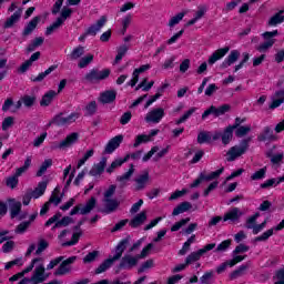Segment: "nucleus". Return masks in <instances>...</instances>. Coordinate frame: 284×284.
<instances>
[{"label": "nucleus", "instance_id": "45", "mask_svg": "<svg viewBox=\"0 0 284 284\" xmlns=\"http://www.w3.org/2000/svg\"><path fill=\"white\" fill-rule=\"evenodd\" d=\"M224 171H225V169L221 168V169L213 171L209 174L204 173V180L205 181H214L215 179H219V176H221Z\"/></svg>", "mask_w": 284, "mask_h": 284}, {"label": "nucleus", "instance_id": "40", "mask_svg": "<svg viewBox=\"0 0 284 284\" xmlns=\"http://www.w3.org/2000/svg\"><path fill=\"white\" fill-rule=\"evenodd\" d=\"M185 14H187V12L182 11L173 16L169 20V28H174L175 26H179L180 21H183V19L185 18Z\"/></svg>", "mask_w": 284, "mask_h": 284}, {"label": "nucleus", "instance_id": "50", "mask_svg": "<svg viewBox=\"0 0 284 284\" xmlns=\"http://www.w3.org/2000/svg\"><path fill=\"white\" fill-rule=\"evenodd\" d=\"M268 159H271V163L278 164L283 161V153H272V151L266 152Z\"/></svg>", "mask_w": 284, "mask_h": 284}, {"label": "nucleus", "instance_id": "62", "mask_svg": "<svg viewBox=\"0 0 284 284\" xmlns=\"http://www.w3.org/2000/svg\"><path fill=\"white\" fill-rule=\"evenodd\" d=\"M85 50L83 49V47H78L75 48L71 54L69 55L70 59H79V57H83Z\"/></svg>", "mask_w": 284, "mask_h": 284}, {"label": "nucleus", "instance_id": "29", "mask_svg": "<svg viewBox=\"0 0 284 284\" xmlns=\"http://www.w3.org/2000/svg\"><path fill=\"white\" fill-rule=\"evenodd\" d=\"M128 247V240L121 241L118 246L115 247L114 254L111 257L114 262L119 261L121 256H123V252H125V248Z\"/></svg>", "mask_w": 284, "mask_h": 284}, {"label": "nucleus", "instance_id": "16", "mask_svg": "<svg viewBox=\"0 0 284 284\" xmlns=\"http://www.w3.org/2000/svg\"><path fill=\"white\" fill-rule=\"evenodd\" d=\"M68 234H70V232L64 230L59 235V241H61L63 247L77 245L79 243V239H81V232L73 233L71 241L65 242V237L68 236Z\"/></svg>", "mask_w": 284, "mask_h": 284}, {"label": "nucleus", "instance_id": "49", "mask_svg": "<svg viewBox=\"0 0 284 284\" xmlns=\"http://www.w3.org/2000/svg\"><path fill=\"white\" fill-rule=\"evenodd\" d=\"M92 156H94V150L93 149H90L89 151H87L84 153V155L82 156V159H80L78 161V169L79 168H83V165H85V162L89 160V159H92Z\"/></svg>", "mask_w": 284, "mask_h": 284}, {"label": "nucleus", "instance_id": "53", "mask_svg": "<svg viewBox=\"0 0 284 284\" xmlns=\"http://www.w3.org/2000/svg\"><path fill=\"white\" fill-rule=\"evenodd\" d=\"M128 50L129 48L125 44L119 47L114 63H119L125 57V54L128 53Z\"/></svg>", "mask_w": 284, "mask_h": 284}, {"label": "nucleus", "instance_id": "31", "mask_svg": "<svg viewBox=\"0 0 284 284\" xmlns=\"http://www.w3.org/2000/svg\"><path fill=\"white\" fill-rule=\"evenodd\" d=\"M284 102V89L282 91H277L273 97L272 103L270 104L271 110H275V108H280Z\"/></svg>", "mask_w": 284, "mask_h": 284}, {"label": "nucleus", "instance_id": "61", "mask_svg": "<svg viewBox=\"0 0 284 284\" xmlns=\"http://www.w3.org/2000/svg\"><path fill=\"white\" fill-rule=\"evenodd\" d=\"M98 256H99V251H92L85 255V257L83 258V263H94Z\"/></svg>", "mask_w": 284, "mask_h": 284}, {"label": "nucleus", "instance_id": "63", "mask_svg": "<svg viewBox=\"0 0 284 284\" xmlns=\"http://www.w3.org/2000/svg\"><path fill=\"white\" fill-rule=\"evenodd\" d=\"M154 267V260L145 261L139 268V272H148V270H152Z\"/></svg>", "mask_w": 284, "mask_h": 284}, {"label": "nucleus", "instance_id": "58", "mask_svg": "<svg viewBox=\"0 0 284 284\" xmlns=\"http://www.w3.org/2000/svg\"><path fill=\"white\" fill-rule=\"evenodd\" d=\"M187 223H190V217L182 219L181 221L176 222L171 227V232H179V230H181V227H183V225H187Z\"/></svg>", "mask_w": 284, "mask_h": 284}, {"label": "nucleus", "instance_id": "2", "mask_svg": "<svg viewBox=\"0 0 284 284\" xmlns=\"http://www.w3.org/2000/svg\"><path fill=\"white\" fill-rule=\"evenodd\" d=\"M79 133L72 132L65 136L60 142H54L52 144V150H70V148H73V145H77L79 143Z\"/></svg>", "mask_w": 284, "mask_h": 284}, {"label": "nucleus", "instance_id": "13", "mask_svg": "<svg viewBox=\"0 0 284 284\" xmlns=\"http://www.w3.org/2000/svg\"><path fill=\"white\" fill-rule=\"evenodd\" d=\"M241 123H243V120L241 119H236L235 120V125L233 126H227L223 133H221L220 139H222V143L224 145H227L230 143V141H232V136L234 134V130H236L237 126L241 125Z\"/></svg>", "mask_w": 284, "mask_h": 284}, {"label": "nucleus", "instance_id": "57", "mask_svg": "<svg viewBox=\"0 0 284 284\" xmlns=\"http://www.w3.org/2000/svg\"><path fill=\"white\" fill-rule=\"evenodd\" d=\"M14 125V118L13 116H7L2 121V130L3 132H8L10 128Z\"/></svg>", "mask_w": 284, "mask_h": 284}, {"label": "nucleus", "instance_id": "5", "mask_svg": "<svg viewBox=\"0 0 284 284\" xmlns=\"http://www.w3.org/2000/svg\"><path fill=\"white\" fill-rule=\"evenodd\" d=\"M215 247H216V244L211 243V244H206L203 248H200L199 251L191 253L185 260L186 265H192V263H196V261H201V256H203V254H207V252H212V250H214Z\"/></svg>", "mask_w": 284, "mask_h": 284}, {"label": "nucleus", "instance_id": "27", "mask_svg": "<svg viewBox=\"0 0 284 284\" xmlns=\"http://www.w3.org/2000/svg\"><path fill=\"white\" fill-rule=\"evenodd\" d=\"M105 165H108V159L103 158L98 164H95L91 171V176H99L103 174V171L105 170Z\"/></svg>", "mask_w": 284, "mask_h": 284}, {"label": "nucleus", "instance_id": "56", "mask_svg": "<svg viewBox=\"0 0 284 284\" xmlns=\"http://www.w3.org/2000/svg\"><path fill=\"white\" fill-rule=\"evenodd\" d=\"M166 88H168V84H164L158 93H155L151 99H149L146 101L145 108H150V105H152V103H154L158 99H161V97L163 94V90H165Z\"/></svg>", "mask_w": 284, "mask_h": 284}, {"label": "nucleus", "instance_id": "38", "mask_svg": "<svg viewBox=\"0 0 284 284\" xmlns=\"http://www.w3.org/2000/svg\"><path fill=\"white\" fill-rule=\"evenodd\" d=\"M9 207L11 212V219H14L16 216L19 215V212H21V202L17 200H10Z\"/></svg>", "mask_w": 284, "mask_h": 284}, {"label": "nucleus", "instance_id": "35", "mask_svg": "<svg viewBox=\"0 0 284 284\" xmlns=\"http://www.w3.org/2000/svg\"><path fill=\"white\" fill-rule=\"evenodd\" d=\"M130 155H126L124 159L119 158L115 161H113L111 165L106 169L108 174H112V172H114L116 168H121L123 163H128Z\"/></svg>", "mask_w": 284, "mask_h": 284}, {"label": "nucleus", "instance_id": "10", "mask_svg": "<svg viewBox=\"0 0 284 284\" xmlns=\"http://www.w3.org/2000/svg\"><path fill=\"white\" fill-rule=\"evenodd\" d=\"M225 112H230V105L229 104H223L220 108H216L212 105L210 109L205 110L204 113L202 114L203 121L210 116V114H213V116H223Z\"/></svg>", "mask_w": 284, "mask_h": 284}, {"label": "nucleus", "instance_id": "30", "mask_svg": "<svg viewBox=\"0 0 284 284\" xmlns=\"http://www.w3.org/2000/svg\"><path fill=\"white\" fill-rule=\"evenodd\" d=\"M133 174H134V164H131L130 169L128 170V172H125L124 174L118 176L116 181H119V183H121V185H128V182H130V180L132 179Z\"/></svg>", "mask_w": 284, "mask_h": 284}, {"label": "nucleus", "instance_id": "11", "mask_svg": "<svg viewBox=\"0 0 284 284\" xmlns=\"http://www.w3.org/2000/svg\"><path fill=\"white\" fill-rule=\"evenodd\" d=\"M161 131L159 129H153L149 132V134H139L135 138L134 148H139V145L143 143H150L154 141V136H156Z\"/></svg>", "mask_w": 284, "mask_h": 284}, {"label": "nucleus", "instance_id": "52", "mask_svg": "<svg viewBox=\"0 0 284 284\" xmlns=\"http://www.w3.org/2000/svg\"><path fill=\"white\" fill-rule=\"evenodd\" d=\"M265 174H267V168L260 169L251 175V181H261L265 179Z\"/></svg>", "mask_w": 284, "mask_h": 284}, {"label": "nucleus", "instance_id": "34", "mask_svg": "<svg viewBox=\"0 0 284 284\" xmlns=\"http://www.w3.org/2000/svg\"><path fill=\"white\" fill-rule=\"evenodd\" d=\"M148 219V213L145 211L141 212L140 214L135 215L134 219L131 220L130 225L131 227H139V225H143Z\"/></svg>", "mask_w": 284, "mask_h": 284}, {"label": "nucleus", "instance_id": "1", "mask_svg": "<svg viewBox=\"0 0 284 284\" xmlns=\"http://www.w3.org/2000/svg\"><path fill=\"white\" fill-rule=\"evenodd\" d=\"M33 263H37V264H36V270H33V273L31 276V283L40 284V283H44V281H48V278H50V274L45 272V264H44L43 257L33 258Z\"/></svg>", "mask_w": 284, "mask_h": 284}, {"label": "nucleus", "instance_id": "4", "mask_svg": "<svg viewBox=\"0 0 284 284\" xmlns=\"http://www.w3.org/2000/svg\"><path fill=\"white\" fill-rule=\"evenodd\" d=\"M79 113H71L65 115L63 113L55 115L50 122L49 125H70L79 119Z\"/></svg>", "mask_w": 284, "mask_h": 284}, {"label": "nucleus", "instance_id": "47", "mask_svg": "<svg viewBox=\"0 0 284 284\" xmlns=\"http://www.w3.org/2000/svg\"><path fill=\"white\" fill-rule=\"evenodd\" d=\"M196 112V108H191L186 111L179 120L175 121L176 125H181V123H185L190 116H192Z\"/></svg>", "mask_w": 284, "mask_h": 284}, {"label": "nucleus", "instance_id": "23", "mask_svg": "<svg viewBox=\"0 0 284 284\" xmlns=\"http://www.w3.org/2000/svg\"><path fill=\"white\" fill-rule=\"evenodd\" d=\"M230 52V47H224L222 49H217L215 52L212 53V55L209 58V64L214 65L216 61H221L225 54Z\"/></svg>", "mask_w": 284, "mask_h": 284}, {"label": "nucleus", "instance_id": "55", "mask_svg": "<svg viewBox=\"0 0 284 284\" xmlns=\"http://www.w3.org/2000/svg\"><path fill=\"white\" fill-rule=\"evenodd\" d=\"M92 61H94V55L87 54L79 61L78 65H79V68H88V65H90V63H92Z\"/></svg>", "mask_w": 284, "mask_h": 284}, {"label": "nucleus", "instance_id": "42", "mask_svg": "<svg viewBox=\"0 0 284 284\" xmlns=\"http://www.w3.org/2000/svg\"><path fill=\"white\" fill-rule=\"evenodd\" d=\"M54 70H57V67L52 65L49 69H47L44 72L39 73L34 78H31V81H33L34 83H39V82L43 81V79H45V77H48V74H52V72H54Z\"/></svg>", "mask_w": 284, "mask_h": 284}, {"label": "nucleus", "instance_id": "6", "mask_svg": "<svg viewBox=\"0 0 284 284\" xmlns=\"http://www.w3.org/2000/svg\"><path fill=\"white\" fill-rule=\"evenodd\" d=\"M95 205L97 199L91 197L85 204L74 206L71 211V216H74V214H90L92 210H94Z\"/></svg>", "mask_w": 284, "mask_h": 284}, {"label": "nucleus", "instance_id": "22", "mask_svg": "<svg viewBox=\"0 0 284 284\" xmlns=\"http://www.w3.org/2000/svg\"><path fill=\"white\" fill-rule=\"evenodd\" d=\"M139 258L141 257L125 255L120 263V267H122L123 270H132V267H134L136 263H139Z\"/></svg>", "mask_w": 284, "mask_h": 284}, {"label": "nucleus", "instance_id": "64", "mask_svg": "<svg viewBox=\"0 0 284 284\" xmlns=\"http://www.w3.org/2000/svg\"><path fill=\"white\" fill-rule=\"evenodd\" d=\"M252 130V126L245 125V126H239L235 131L236 136H245Z\"/></svg>", "mask_w": 284, "mask_h": 284}, {"label": "nucleus", "instance_id": "44", "mask_svg": "<svg viewBox=\"0 0 284 284\" xmlns=\"http://www.w3.org/2000/svg\"><path fill=\"white\" fill-rule=\"evenodd\" d=\"M21 9L16 11L7 21L4 24V28H12L14 23H17V21H19V19H21Z\"/></svg>", "mask_w": 284, "mask_h": 284}, {"label": "nucleus", "instance_id": "32", "mask_svg": "<svg viewBox=\"0 0 284 284\" xmlns=\"http://www.w3.org/2000/svg\"><path fill=\"white\" fill-rule=\"evenodd\" d=\"M283 10H281L280 12L275 13L273 17H271V19L267 22V26H270L271 28H276V26H281V23L284 22V14H283Z\"/></svg>", "mask_w": 284, "mask_h": 284}, {"label": "nucleus", "instance_id": "19", "mask_svg": "<svg viewBox=\"0 0 284 284\" xmlns=\"http://www.w3.org/2000/svg\"><path fill=\"white\" fill-rule=\"evenodd\" d=\"M241 216H243V211L239 207H233L225 213L223 221H231V223H239Z\"/></svg>", "mask_w": 284, "mask_h": 284}, {"label": "nucleus", "instance_id": "9", "mask_svg": "<svg viewBox=\"0 0 284 284\" xmlns=\"http://www.w3.org/2000/svg\"><path fill=\"white\" fill-rule=\"evenodd\" d=\"M163 116H165V110L163 108H156L146 113L144 121L146 123H161Z\"/></svg>", "mask_w": 284, "mask_h": 284}, {"label": "nucleus", "instance_id": "43", "mask_svg": "<svg viewBox=\"0 0 284 284\" xmlns=\"http://www.w3.org/2000/svg\"><path fill=\"white\" fill-rule=\"evenodd\" d=\"M112 265H114V261L111 257H109L102 264L99 265V267L95 270V274H103V272L110 270Z\"/></svg>", "mask_w": 284, "mask_h": 284}, {"label": "nucleus", "instance_id": "59", "mask_svg": "<svg viewBox=\"0 0 284 284\" xmlns=\"http://www.w3.org/2000/svg\"><path fill=\"white\" fill-rule=\"evenodd\" d=\"M258 216H261V213H255L246 220L247 230H253V227L256 225V220L258 219Z\"/></svg>", "mask_w": 284, "mask_h": 284}, {"label": "nucleus", "instance_id": "51", "mask_svg": "<svg viewBox=\"0 0 284 284\" xmlns=\"http://www.w3.org/2000/svg\"><path fill=\"white\" fill-rule=\"evenodd\" d=\"M19 176L21 175H18L16 171L14 175L7 178V187H11V190H14V187L19 185Z\"/></svg>", "mask_w": 284, "mask_h": 284}, {"label": "nucleus", "instance_id": "15", "mask_svg": "<svg viewBox=\"0 0 284 284\" xmlns=\"http://www.w3.org/2000/svg\"><path fill=\"white\" fill-rule=\"evenodd\" d=\"M134 187L138 191L145 190L150 185V172L144 171L134 179Z\"/></svg>", "mask_w": 284, "mask_h": 284}, {"label": "nucleus", "instance_id": "54", "mask_svg": "<svg viewBox=\"0 0 284 284\" xmlns=\"http://www.w3.org/2000/svg\"><path fill=\"white\" fill-rule=\"evenodd\" d=\"M30 165H32V158L28 156L24 161L23 166L17 169V175L21 176V174H23L24 172H28V169L30 168Z\"/></svg>", "mask_w": 284, "mask_h": 284}, {"label": "nucleus", "instance_id": "20", "mask_svg": "<svg viewBox=\"0 0 284 284\" xmlns=\"http://www.w3.org/2000/svg\"><path fill=\"white\" fill-rule=\"evenodd\" d=\"M121 143H123V135H116L111 139L104 149L105 154H112V152H114V150H116Z\"/></svg>", "mask_w": 284, "mask_h": 284}, {"label": "nucleus", "instance_id": "46", "mask_svg": "<svg viewBox=\"0 0 284 284\" xmlns=\"http://www.w3.org/2000/svg\"><path fill=\"white\" fill-rule=\"evenodd\" d=\"M48 168H52V159L44 160V162L38 170L37 176H43V174H45V172L48 171Z\"/></svg>", "mask_w": 284, "mask_h": 284}, {"label": "nucleus", "instance_id": "36", "mask_svg": "<svg viewBox=\"0 0 284 284\" xmlns=\"http://www.w3.org/2000/svg\"><path fill=\"white\" fill-rule=\"evenodd\" d=\"M39 21H41V17H34L24 28L23 34L24 37H28V34H31L36 29L37 26H39Z\"/></svg>", "mask_w": 284, "mask_h": 284}, {"label": "nucleus", "instance_id": "12", "mask_svg": "<svg viewBox=\"0 0 284 284\" xmlns=\"http://www.w3.org/2000/svg\"><path fill=\"white\" fill-rule=\"evenodd\" d=\"M110 77V69H104L101 71L92 70L87 75V81L97 82V81H103L104 79H108Z\"/></svg>", "mask_w": 284, "mask_h": 284}, {"label": "nucleus", "instance_id": "17", "mask_svg": "<svg viewBox=\"0 0 284 284\" xmlns=\"http://www.w3.org/2000/svg\"><path fill=\"white\" fill-rule=\"evenodd\" d=\"M219 139H221V132L210 133L203 131L197 135V143H212V141H219Z\"/></svg>", "mask_w": 284, "mask_h": 284}, {"label": "nucleus", "instance_id": "18", "mask_svg": "<svg viewBox=\"0 0 284 284\" xmlns=\"http://www.w3.org/2000/svg\"><path fill=\"white\" fill-rule=\"evenodd\" d=\"M205 14H207V6H197L196 10L194 11L193 18L187 21L186 26H194V23H199V21H201V19H203Z\"/></svg>", "mask_w": 284, "mask_h": 284}, {"label": "nucleus", "instance_id": "41", "mask_svg": "<svg viewBox=\"0 0 284 284\" xmlns=\"http://www.w3.org/2000/svg\"><path fill=\"white\" fill-rule=\"evenodd\" d=\"M45 41V39L43 37H38L36 38L33 41H31V43H29V45L27 47V52H34V50H37V48L43 45V42Z\"/></svg>", "mask_w": 284, "mask_h": 284}, {"label": "nucleus", "instance_id": "60", "mask_svg": "<svg viewBox=\"0 0 284 284\" xmlns=\"http://www.w3.org/2000/svg\"><path fill=\"white\" fill-rule=\"evenodd\" d=\"M72 14V9L69 7H63L61 10V17L58 18V20H61V23L65 22V19H68Z\"/></svg>", "mask_w": 284, "mask_h": 284}, {"label": "nucleus", "instance_id": "24", "mask_svg": "<svg viewBox=\"0 0 284 284\" xmlns=\"http://www.w3.org/2000/svg\"><path fill=\"white\" fill-rule=\"evenodd\" d=\"M116 100V91L108 90L100 94L99 101L100 103H113Z\"/></svg>", "mask_w": 284, "mask_h": 284}, {"label": "nucleus", "instance_id": "48", "mask_svg": "<svg viewBox=\"0 0 284 284\" xmlns=\"http://www.w3.org/2000/svg\"><path fill=\"white\" fill-rule=\"evenodd\" d=\"M60 26H63V22L61 20L57 19L51 26H49L45 30V36L50 37L53 32H57L59 30Z\"/></svg>", "mask_w": 284, "mask_h": 284}, {"label": "nucleus", "instance_id": "25", "mask_svg": "<svg viewBox=\"0 0 284 284\" xmlns=\"http://www.w3.org/2000/svg\"><path fill=\"white\" fill-rule=\"evenodd\" d=\"M105 23H108V17L102 16L94 24H92L88 29V33L89 34H97V32H100L101 28H103V26H105Z\"/></svg>", "mask_w": 284, "mask_h": 284}, {"label": "nucleus", "instance_id": "39", "mask_svg": "<svg viewBox=\"0 0 284 284\" xmlns=\"http://www.w3.org/2000/svg\"><path fill=\"white\" fill-rule=\"evenodd\" d=\"M103 204L106 210V213L110 214V212H114V210L119 207V200L116 199L103 200Z\"/></svg>", "mask_w": 284, "mask_h": 284}, {"label": "nucleus", "instance_id": "21", "mask_svg": "<svg viewBox=\"0 0 284 284\" xmlns=\"http://www.w3.org/2000/svg\"><path fill=\"white\" fill-rule=\"evenodd\" d=\"M152 65L150 64H143L140 68L135 69L132 74V79L128 82V85H131V88H134L136 83H139V75L142 74V72H148Z\"/></svg>", "mask_w": 284, "mask_h": 284}, {"label": "nucleus", "instance_id": "37", "mask_svg": "<svg viewBox=\"0 0 284 284\" xmlns=\"http://www.w3.org/2000/svg\"><path fill=\"white\" fill-rule=\"evenodd\" d=\"M189 210H192V203L190 202H182L180 205H178L173 210V216H179V214H184V212H189Z\"/></svg>", "mask_w": 284, "mask_h": 284}, {"label": "nucleus", "instance_id": "3", "mask_svg": "<svg viewBox=\"0 0 284 284\" xmlns=\"http://www.w3.org/2000/svg\"><path fill=\"white\" fill-rule=\"evenodd\" d=\"M274 37H278V30L266 31L262 33V38L264 39V42L257 47V51L267 52L270 48H272L274 43H276V39H274Z\"/></svg>", "mask_w": 284, "mask_h": 284}, {"label": "nucleus", "instance_id": "28", "mask_svg": "<svg viewBox=\"0 0 284 284\" xmlns=\"http://www.w3.org/2000/svg\"><path fill=\"white\" fill-rule=\"evenodd\" d=\"M57 91L54 90H50L47 93L43 94L41 101H40V105L42 108H48V105H50V103H52V101H54V98L57 97Z\"/></svg>", "mask_w": 284, "mask_h": 284}, {"label": "nucleus", "instance_id": "7", "mask_svg": "<svg viewBox=\"0 0 284 284\" xmlns=\"http://www.w3.org/2000/svg\"><path fill=\"white\" fill-rule=\"evenodd\" d=\"M60 219H61V213H57L55 215H53L47 221L45 226L50 227V225H53L54 223L53 230H57V227H67V225L72 223V219L69 216H65L62 220Z\"/></svg>", "mask_w": 284, "mask_h": 284}, {"label": "nucleus", "instance_id": "33", "mask_svg": "<svg viewBox=\"0 0 284 284\" xmlns=\"http://www.w3.org/2000/svg\"><path fill=\"white\" fill-rule=\"evenodd\" d=\"M47 187H48V182L45 181L39 182L36 190L31 192L32 199H40V196H43V194H45Z\"/></svg>", "mask_w": 284, "mask_h": 284}, {"label": "nucleus", "instance_id": "14", "mask_svg": "<svg viewBox=\"0 0 284 284\" xmlns=\"http://www.w3.org/2000/svg\"><path fill=\"white\" fill-rule=\"evenodd\" d=\"M74 261H77V256H71L67 260H64L60 266L55 270L54 275L55 276H64V274H70V271L72 270V267L70 265H72V263H74Z\"/></svg>", "mask_w": 284, "mask_h": 284}, {"label": "nucleus", "instance_id": "26", "mask_svg": "<svg viewBox=\"0 0 284 284\" xmlns=\"http://www.w3.org/2000/svg\"><path fill=\"white\" fill-rule=\"evenodd\" d=\"M239 57H241V52H239V50L231 51L227 58L223 61L222 67L230 68V65H234V63L239 61Z\"/></svg>", "mask_w": 284, "mask_h": 284}, {"label": "nucleus", "instance_id": "8", "mask_svg": "<svg viewBox=\"0 0 284 284\" xmlns=\"http://www.w3.org/2000/svg\"><path fill=\"white\" fill-rule=\"evenodd\" d=\"M244 152H247V142H243L240 145L232 146L226 153V160L236 161L239 156H243Z\"/></svg>", "mask_w": 284, "mask_h": 284}]
</instances>
